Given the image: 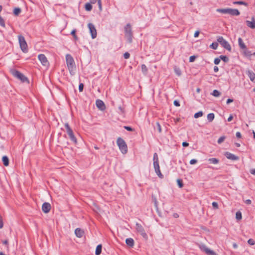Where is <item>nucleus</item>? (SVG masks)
<instances>
[{
	"label": "nucleus",
	"mask_w": 255,
	"mask_h": 255,
	"mask_svg": "<svg viewBox=\"0 0 255 255\" xmlns=\"http://www.w3.org/2000/svg\"><path fill=\"white\" fill-rule=\"evenodd\" d=\"M233 117L232 115H231L228 118V121L231 122L233 120Z\"/></svg>",
	"instance_id": "58"
},
{
	"label": "nucleus",
	"mask_w": 255,
	"mask_h": 255,
	"mask_svg": "<svg viewBox=\"0 0 255 255\" xmlns=\"http://www.w3.org/2000/svg\"><path fill=\"white\" fill-rule=\"evenodd\" d=\"M90 32L93 39L96 37V29L94 24L89 23L88 25Z\"/></svg>",
	"instance_id": "14"
},
{
	"label": "nucleus",
	"mask_w": 255,
	"mask_h": 255,
	"mask_svg": "<svg viewBox=\"0 0 255 255\" xmlns=\"http://www.w3.org/2000/svg\"><path fill=\"white\" fill-rule=\"evenodd\" d=\"M98 6L99 9L102 10V3L101 0H98Z\"/></svg>",
	"instance_id": "50"
},
{
	"label": "nucleus",
	"mask_w": 255,
	"mask_h": 255,
	"mask_svg": "<svg viewBox=\"0 0 255 255\" xmlns=\"http://www.w3.org/2000/svg\"><path fill=\"white\" fill-rule=\"evenodd\" d=\"M75 33H76V30L75 29L71 31V34L73 35H75Z\"/></svg>",
	"instance_id": "62"
},
{
	"label": "nucleus",
	"mask_w": 255,
	"mask_h": 255,
	"mask_svg": "<svg viewBox=\"0 0 255 255\" xmlns=\"http://www.w3.org/2000/svg\"><path fill=\"white\" fill-rule=\"evenodd\" d=\"M217 11L224 13V14H229L232 15H239L240 14V11L237 9H232L230 8H218L217 10Z\"/></svg>",
	"instance_id": "2"
},
{
	"label": "nucleus",
	"mask_w": 255,
	"mask_h": 255,
	"mask_svg": "<svg viewBox=\"0 0 255 255\" xmlns=\"http://www.w3.org/2000/svg\"><path fill=\"white\" fill-rule=\"evenodd\" d=\"M2 243L4 245H7L8 242L7 240H5V241H2Z\"/></svg>",
	"instance_id": "64"
},
{
	"label": "nucleus",
	"mask_w": 255,
	"mask_h": 255,
	"mask_svg": "<svg viewBox=\"0 0 255 255\" xmlns=\"http://www.w3.org/2000/svg\"><path fill=\"white\" fill-rule=\"evenodd\" d=\"M124 58L125 59H128L129 58V56H130V54L128 52H126L124 53Z\"/></svg>",
	"instance_id": "45"
},
{
	"label": "nucleus",
	"mask_w": 255,
	"mask_h": 255,
	"mask_svg": "<svg viewBox=\"0 0 255 255\" xmlns=\"http://www.w3.org/2000/svg\"><path fill=\"white\" fill-rule=\"evenodd\" d=\"M233 102V100L231 99H228L227 101V104H229L230 103Z\"/></svg>",
	"instance_id": "57"
},
{
	"label": "nucleus",
	"mask_w": 255,
	"mask_h": 255,
	"mask_svg": "<svg viewBox=\"0 0 255 255\" xmlns=\"http://www.w3.org/2000/svg\"><path fill=\"white\" fill-rule=\"evenodd\" d=\"M200 248L208 255H218L214 251L207 248L205 245L201 246Z\"/></svg>",
	"instance_id": "11"
},
{
	"label": "nucleus",
	"mask_w": 255,
	"mask_h": 255,
	"mask_svg": "<svg viewBox=\"0 0 255 255\" xmlns=\"http://www.w3.org/2000/svg\"><path fill=\"white\" fill-rule=\"evenodd\" d=\"M213 96L216 97H218L220 96L221 93L217 90H214L212 94Z\"/></svg>",
	"instance_id": "29"
},
{
	"label": "nucleus",
	"mask_w": 255,
	"mask_h": 255,
	"mask_svg": "<svg viewBox=\"0 0 255 255\" xmlns=\"http://www.w3.org/2000/svg\"><path fill=\"white\" fill-rule=\"evenodd\" d=\"M153 163L159 162L158 155L156 153H154L153 157Z\"/></svg>",
	"instance_id": "31"
},
{
	"label": "nucleus",
	"mask_w": 255,
	"mask_h": 255,
	"mask_svg": "<svg viewBox=\"0 0 255 255\" xmlns=\"http://www.w3.org/2000/svg\"><path fill=\"white\" fill-rule=\"evenodd\" d=\"M221 61V59L219 58H216L214 60V63L216 65H218L220 63Z\"/></svg>",
	"instance_id": "42"
},
{
	"label": "nucleus",
	"mask_w": 255,
	"mask_h": 255,
	"mask_svg": "<svg viewBox=\"0 0 255 255\" xmlns=\"http://www.w3.org/2000/svg\"><path fill=\"white\" fill-rule=\"evenodd\" d=\"M234 4H242L247 5V3L243 1H238L234 2Z\"/></svg>",
	"instance_id": "38"
},
{
	"label": "nucleus",
	"mask_w": 255,
	"mask_h": 255,
	"mask_svg": "<svg viewBox=\"0 0 255 255\" xmlns=\"http://www.w3.org/2000/svg\"><path fill=\"white\" fill-rule=\"evenodd\" d=\"M66 65L70 74L74 75L76 71V65L73 58L71 55L67 54L66 55Z\"/></svg>",
	"instance_id": "1"
},
{
	"label": "nucleus",
	"mask_w": 255,
	"mask_h": 255,
	"mask_svg": "<svg viewBox=\"0 0 255 255\" xmlns=\"http://www.w3.org/2000/svg\"><path fill=\"white\" fill-rule=\"evenodd\" d=\"M248 75L249 77L250 80L255 83V74L251 71H248Z\"/></svg>",
	"instance_id": "20"
},
{
	"label": "nucleus",
	"mask_w": 255,
	"mask_h": 255,
	"mask_svg": "<svg viewBox=\"0 0 255 255\" xmlns=\"http://www.w3.org/2000/svg\"><path fill=\"white\" fill-rule=\"evenodd\" d=\"M51 209V205L49 203L45 202L42 206V211L45 213H48Z\"/></svg>",
	"instance_id": "15"
},
{
	"label": "nucleus",
	"mask_w": 255,
	"mask_h": 255,
	"mask_svg": "<svg viewBox=\"0 0 255 255\" xmlns=\"http://www.w3.org/2000/svg\"><path fill=\"white\" fill-rule=\"evenodd\" d=\"M196 58V57L195 56H191L189 57V62H193L194 61L195 59Z\"/></svg>",
	"instance_id": "46"
},
{
	"label": "nucleus",
	"mask_w": 255,
	"mask_h": 255,
	"mask_svg": "<svg viewBox=\"0 0 255 255\" xmlns=\"http://www.w3.org/2000/svg\"><path fill=\"white\" fill-rule=\"evenodd\" d=\"M225 139V136H221L218 140V143L219 144H221L222 142H223Z\"/></svg>",
	"instance_id": "36"
},
{
	"label": "nucleus",
	"mask_w": 255,
	"mask_h": 255,
	"mask_svg": "<svg viewBox=\"0 0 255 255\" xmlns=\"http://www.w3.org/2000/svg\"><path fill=\"white\" fill-rule=\"evenodd\" d=\"M248 243L249 245H252V246H253L255 244V241L252 239H250L248 241Z\"/></svg>",
	"instance_id": "37"
},
{
	"label": "nucleus",
	"mask_w": 255,
	"mask_h": 255,
	"mask_svg": "<svg viewBox=\"0 0 255 255\" xmlns=\"http://www.w3.org/2000/svg\"><path fill=\"white\" fill-rule=\"evenodd\" d=\"M125 37L129 43L132 42V33L131 26L130 24H127L125 27Z\"/></svg>",
	"instance_id": "4"
},
{
	"label": "nucleus",
	"mask_w": 255,
	"mask_h": 255,
	"mask_svg": "<svg viewBox=\"0 0 255 255\" xmlns=\"http://www.w3.org/2000/svg\"><path fill=\"white\" fill-rule=\"evenodd\" d=\"M153 166H154V170H155L156 174L158 175V176L161 178H163V175L162 174V173L160 170L159 162L153 163Z\"/></svg>",
	"instance_id": "13"
},
{
	"label": "nucleus",
	"mask_w": 255,
	"mask_h": 255,
	"mask_svg": "<svg viewBox=\"0 0 255 255\" xmlns=\"http://www.w3.org/2000/svg\"><path fill=\"white\" fill-rule=\"evenodd\" d=\"M3 227V223L1 216L0 215V229H2Z\"/></svg>",
	"instance_id": "41"
},
{
	"label": "nucleus",
	"mask_w": 255,
	"mask_h": 255,
	"mask_svg": "<svg viewBox=\"0 0 255 255\" xmlns=\"http://www.w3.org/2000/svg\"><path fill=\"white\" fill-rule=\"evenodd\" d=\"M246 22L249 27L252 29L255 28V18L254 17L251 18V20H247Z\"/></svg>",
	"instance_id": "16"
},
{
	"label": "nucleus",
	"mask_w": 255,
	"mask_h": 255,
	"mask_svg": "<svg viewBox=\"0 0 255 255\" xmlns=\"http://www.w3.org/2000/svg\"><path fill=\"white\" fill-rule=\"evenodd\" d=\"M135 226L136 231L139 233L144 239L147 240L148 236L142 226L139 223H136Z\"/></svg>",
	"instance_id": "7"
},
{
	"label": "nucleus",
	"mask_w": 255,
	"mask_h": 255,
	"mask_svg": "<svg viewBox=\"0 0 255 255\" xmlns=\"http://www.w3.org/2000/svg\"><path fill=\"white\" fill-rule=\"evenodd\" d=\"M238 42H239V45L242 49L245 48L246 47V45L244 43V42L241 38H240V37L239 38Z\"/></svg>",
	"instance_id": "23"
},
{
	"label": "nucleus",
	"mask_w": 255,
	"mask_h": 255,
	"mask_svg": "<svg viewBox=\"0 0 255 255\" xmlns=\"http://www.w3.org/2000/svg\"><path fill=\"white\" fill-rule=\"evenodd\" d=\"M189 145V143L187 142H183L182 143V146L184 147H187Z\"/></svg>",
	"instance_id": "56"
},
{
	"label": "nucleus",
	"mask_w": 255,
	"mask_h": 255,
	"mask_svg": "<svg viewBox=\"0 0 255 255\" xmlns=\"http://www.w3.org/2000/svg\"><path fill=\"white\" fill-rule=\"evenodd\" d=\"M85 9L87 11H90L92 8V6L91 3H87L85 4Z\"/></svg>",
	"instance_id": "32"
},
{
	"label": "nucleus",
	"mask_w": 255,
	"mask_h": 255,
	"mask_svg": "<svg viewBox=\"0 0 255 255\" xmlns=\"http://www.w3.org/2000/svg\"><path fill=\"white\" fill-rule=\"evenodd\" d=\"M2 160L4 166H7L9 164V159L6 156H3Z\"/></svg>",
	"instance_id": "22"
},
{
	"label": "nucleus",
	"mask_w": 255,
	"mask_h": 255,
	"mask_svg": "<svg viewBox=\"0 0 255 255\" xmlns=\"http://www.w3.org/2000/svg\"><path fill=\"white\" fill-rule=\"evenodd\" d=\"M102 246L101 244H100L97 246V255H99L101 254L102 252Z\"/></svg>",
	"instance_id": "28"
},
{
	"label": "nucleus",
	"mask_w": 255,
	"mask_h": 255,
	"mask_svg": "<svg viewBox=\"0 0 255 255\" xmlns=\"http://www.w3.org/2000/svg\"><path fill=\"white\" fill-rule=\"evenodd\" d=\"M174 105L176 107H179L180 106L179 103L177 101H174Z\"/></svg>",
	"instance_id": "53"
},
{
	"label": "nucleus",
	"mask_w": 255,
	"mask_h": 255,
	"mask_svg": "<svg viewBox=\"0 0 255 255\" xmlns=\"http://www.w3.org/2000/svg\"><path fill=\"white\" fill-rule=\"evenodd\" d=\"M243 53L246 57H251L252 55L251 52L248 50L247 47L243 49Z\"/></svg>",
	"instance_id": "21"
},
{
	"label": "nucleus",
	"mask_w": 255,
	"mask_h": 255,
	"mask_svg": "<svg viewBox=\"0 0 255 255\" xmlns=\"http://www.w3.org/2000/svg\"><path fill=\"white\" fill-rule=\"evenodd\" d=\"M225 155L226 157L229 159L232 160H237L239 159V157L238 156L229 152H226Z\"/></svg>",
	"instance_id": "17"
},
{
	"label": "nucleus",
	"mask_w": 255,
	"mask_h": 255,
	"mask_svg": "<svg viewBox=\"0 0 255 255\" xmlns=\"http://www.w3.org/2000/svg\"><path fill=\"white\" fill-rule=\"evenodd\" d=\"M214 71L215 72H217L219 71V68L217 66H215L214 67Z\"/></svg>",
	"instance_id": "60"
},
{
	"label": "nucleus",
	"mask_w": 255,
	"mask_h": 255,
	"mask_svg": "<svg viewBox=\"0 0 255 255\" xmlns=\"http://www.w3.org/2000/svg\"><path fill=\"white\" fill-rule=\"evenodd\" d=\"M233 247L234 249H237L238 248V245L236 243H234L233 244Z\"/></svg>",
	"instance_id": "61"
},
{
	"label": "nucleus",
	"mask_w": 255,
	"mask_h": 255,
	"mask_svg": "<svg viewBox=\"0 0 255 255\" xmlns=\"http://www.w3.org/2000/svg\"><path fill=\"white\" fill-rule=\"evenodd\" d=\"M217 41L225 49L228 51H231L232 48L229 42L226 41L223 37L219 36L217 38Z\"/></svg>",
	"instance_id": "6"
},
{
	"label": "nucleus",
	"mask_w": 255,
	"mask_h": 255,
	"mask_svg": "<svg viewBox=\"0 0 255 255\" xmlns=\"http://www.w3.org/2000/svg\"><path fill=\"white\" fill-rule=\"evenodd\" d=\"M199 33H200V31H196L194 33V36L195 37H198L199 35Z\"/></svg>",
	"instance_id": "51"
},
{
	"label": "nucleus",
	"mask_w": 255,
	"mask_h": 255,
	"mask_svg": "<svg viewBox=\"0 0 255 255\" xmlns=\"http://www.w3.org/2000/svg\"><path fill=\"white\" fill-rule=\"evenodd\" d=\"M208 161L210 163L213 164H217L219 163V161L217 158H211L208 159Z\"/></svg>",
	"instance_id": "24"
},
{
	"label": "nucleus",
	"mask_w": 255,
	"mask_h": 255,
	"mask_svg": "<svg viewBox=\"0 0 255 255\" xmlns=\"http://www.w3.org/2000/svg\"><path fill=\"white\" fill-rule=\"evenodd\" d=\"M141 71L143 74L146 75L147 73V68L144 64L141 65Z\"/></svg>",
	"instance_id": "26"
},
{
	"label": "nucleus",
	"mask_w": 255,
	"mask_h": 255,
	"mask_svg": "<svg viewBox=\"0 0 255 255\" xmlns=\"http://www.w3.org/2000/svg\"><path fill=\"white\" fill-rule=\"evenodd\" d=\"M125 128L128 131H132L133 130L132 128L126 126V127H125Z\"/></svg>",
	"instance_id": "52"
},
{
	"label": "nucleus",
	"mask_w": 255,
	"mask_h": 255,
	"mask_svg": "<svg viewBox=\"0 0 255 255\" xmlns=\"http://www.w3.org/2000/svg\"><path fill=\"white\" fill-rule=\"evenodd\" d=\"M177 182L179 187L182 188L183 186L182 181L180 179H177Z\"/></svg>",
	"instance_id": "40"
},
{
	"label": "nucleus",
	"mask_w": 255,
	"mask_h": 255,
	"mask_svg": "<svg viewBox=\"0 0 255 255\" xmlns=\"http://www.w3.org/2000/svg\"><path fill=\"white\" fill-rule=\"evenodd\" d=\"M197 162V160L196 159H191L190 161V164H196V163Z\"/></svg>",
	"instance_id": "47"
},
{
	"label": "nucleus",
	"mask_w": 255,
	"mask_h": 255,
	"mask_svg": "<svg viewBox=\"0 0 255 255\" xmlns=\"http://www.w3.org/2000/svg\"><path fill=\"white\" fill-rule=\"evenodd\" d=\"M84 85L82 83H81L79 85V90L80 92H82L83 90Z\"/></svg>",
	"instance_id": "48"
},
{
	"label": "nucleus",
	"mask_w": 255,
	"mask_h": 255,
	"mask_svg": "<svg viewBox=\"0 0 255 255\" xmlns=\"http://www.w3.org/2000/svg\"><path fill=\"white\" fill-rule=\"evenodd\" d=\"M18 39L21 50L24 53H26L28 51L27 44L24 37L19 35L18 36Z\"/></svg>",
	"instance_id": "3"
},
{
	"label": "nucleus",
	"mask_w": 255,
	"mask_h": 255,
	"mask_svg": "<svg viewBox=\"0 0 255 255\" xmlns=\"http://www.w3.org/2000/svg\"><path fill=\"white\" fill-rule=\"evenodd\" d=\"M117 144L121 151L125 154L127 152L128 147L125 141L121 137H119L117 141Z\"/></svg>",
	"instance_id": "5"
},
{
	"label": "nucleus",
	"mask_w": 255,
	"mask_h": 255,
	"mask_svg": "<svg viewBox=\"0 0 255 255\" xmlns=\"http://www.w3.org/2000/svg\"><path fill=\"white\" fill-rule=\"evenodd\" d=\"M220 59L224 61L225 62H227L228 61V58L225 56H221Z\"/></svg>",
	"instance_id": "43"
},
{
	"label": "nucleus",
	"mask_w": 255,
	"mask_h": 255,
	"mask_svg": "<svg viewBox=\"0 0 255 255\" xmlns=\"http://www.w3.org/2000/svg\"><path fill=\"white\" fill-rule=\"evenodd\" d=\"M126 244L130 247H133L134 244V240L132 238H128L126 240Z\"/></svg>",
	"instance_id": "19"
},
{
	"label": "nucleus",
	"mask_w": 255,
	"mask_h": 255,
	"mask_svg": "<svg viewBox=\"0 0 255 255\" xmlns=\"http://www.w3.org/2000/svg\"><path fill=\"white\" fill-rule=\"evenodd\" d=\"M218 43H216V42L212 43L210 45V47L213 49H217L218 48Z\"/></svg>",
	"instance_id": "34"
},
{
	"label": "nucleus",
	"mask_w": 255,
	"mask_h": 255,
	"mask_svg": "<svg viewBox=\"0 0 255 255\" xmlns=\"http://www.w3.org/2000/svg\"><path fill=\"white\" fill-rule=\"evenodd\" d=\"M0 25L3 27H5V23H4V20L0 16Z\"/></svg>",
	"instance_id": "39"
},
{
	"label": "nucleus",
	"mask_w": 255,
	"mask_h": 255,
	"mask_svg": "<svg viewBox=\"0 0 255 255\" xmlns=\"http://www.w3.org/2000/svg\"><path fill=\"white\" fill-rule=\"evenodd\" d=\"M174 72L175 74L178 76H180L181 75V71L179 67H175L174 69Z\"/></svg>",
	"instance_id": "27"
},
{
	"label": "nucleus",
	"mask_w": 255,
	"mask_h": 255,
	"mask_svg": "<svg viewBox=\"0 0 255 255\" xmlns=\"http://www.w3.org/2000/svg\"><path fill=\"white\" fill-rule=\"evenodd\" d=\"M250 173L252 174L255 175V169H252L250 170Z\"/></svg>",
	"instance_id": "59"
},
{
	"label": "nucleus",
	"mask_w": 255,
	"mask_h": 255,
	"mask_svg": "<svg viewBox=\"0 0 255 255\" xmlns=\"http://www.w3.org/2000/svg\"><path fill=\"white\" fill-rule=\"evenodd\" d=\"M12 75L21 80L22 82H28L27 78L22 73L16 70L12 71Z\"/></svg>",
	"instance_id": "9"
},
{
	"label": "nucleus",
	"mask_w": 255,
	"mask_h": 255,
	"mask_svg": "<svg viewBox=\"0 0 255 255\" xmlns=\"http://www.w3.org/2000/svg\"><path fill=\"white\" fill-rule=\"evenodd\" d=\"M156 125L157 126V128H158V131L159 132H161V126L160 125L159 123H156Z\"/></svg>",
	"instance_id": "49"
},
{
	"label": "nucleus",
	"mask_w": 255,
	"mask_h": 255,
	"mask_svg": "<svg viewBox=\"0 0 255 255\" xmlns=\"http://www.w3.org/2000/svg\"><path fill=\"white\" fill-rule=\"evenodd\" d=\"M236 136L238 138H241L242 137L241 133L239 131L237 132H236Z\"/></svg>",
	"instance_id": "55"
},
{
	"label": "nucleus",
	"mask_w": 255,
	"mask_h": 255,
	"mask_svg": "<svg viewBox=\"0 0 255 255\" xmlns=\"http://www.w3.org/2000/svg\"><path fill=\"white\" fill-rule=\"evenodd\" d=\"M38 58L43 66L45 67L48 66L49 62L45 55L42 54H39L38 56Z\"/></svg>",
	"instance_id": "10"
},
{
	"label": "nucleus",
	"mask_w": 255,
	"mask_h": 255,
	"mask_svg": "<svg viewBox=\"0 0 255 255\" xmlns=\"http://www.w3.org/2000/svg\"><path fill=\"white\" fill-rule=\"evenodd\" d=\"M21 12V9L19 8H15L13 10V13L15 15H18Z\"/></svg>",
	"instance_id": "33"
},
{
	"label": "nucleus",
	"mask_w": 255,
	"mask_h": 255,
	"mask_svg": "<svg viewBox=\"0 0 255 255\" xmlns=\"http://www.w3.org/2000/svg\"><path fill=\"white\" fill-rule=\"evenodd\" d=\"M174 121L176 123L179 122L180 121V119L179 118L174 119Z\"/></svg>",
	"instance_id": "63"
},
{
	"label": "nucleus",
	"mask_w": 255,
	"mask_h": 255,
	"mask_svg": "<svg viewBox=\"0 0 255 255\" xmlns=\"http://www.w3.org/2000/svg\"><path fill=\"white\" fill-rule=\"evenodd\" d=\"M65 127L66 129V132L68 133L71 140L74 143H77V139H76V137L74 136L73 131H72V129L70 128L69 125L67 123H66L65 124Z\"/></svg>",
	"instance_id": "8"
},
{
	"label": "nucleus",
	"mask_w": 255,
	"mask_h": 255,
	"mask_svg": "<svg viewBox=\"0 0 255 255\" xmlns=\"http://www.w3.org/2000/svg\"><path fill=\"white\" fill-rule=\"evenodd\" d=\"M236 218L237 220H240L242 218V213L240 211L237 212L236 214Z\"/></svg>",
	"instance_id": "30"
},
{
	"label": "nucleus",
	"mask_w": 255,
	"mask_h": 255,
	"mask_svg": "<svg viewBox=\"0 0 255 255\" xmlns=\"http://www.w3.org/2000/svg\"><path fill=\"white\" fill-rule=\"evenodd\" d=\"M97 108L101 111L104 112L106 110V106L101 100H97Z\"/></svg>",
	"instance_id": "12"
},
{
	"label": "nucleus",
	"mask_w": 255,
	"mask_h": 255,
	"mask_svg": "<svg viewBox=\"0 0 255 255\" xmlns=\"http://www.w3.org/2000/svg\"><path fill=\"white\" fill-rule=\"evenodd\" d=\"M84 234V231L80 228H77L75 230V234L78 238H81Z\"/></svg>",
	"instance_id": "18"
},
{
	"label": "nucleus",
	"mask_w": 255,
	"mask_h": 255,
	"mask_svg": "<svg viewBox=\"0 0 255 255\" xmlns=\"http://www.w3.org/2000/svg\"><path fill=\"white\" fill-rule=\"evenodd\" d=\"M203 116V113L201 111L198 112V113H196L195 114L194 117L195 118H198L199 117H201Z\"/></svg>",
	"instance_id": "35"
},
{
	"label": "nucleus",
	"mask_w": 255,
	"mask_h": 255,
	"mask_svg": "<svg viewBox=\"0 0 255 255\" xmlns=\"http://www.w3.org/2000/svg\"><path fill=\"white\" fill-rule=\"evenodd\" d=\"M215 116L213 113H210L207 115V119L209 122H212L214 119Z\"/></svg>",
	"instance_id": "25"
},
{
	"label": "nucleus",
	"mask_w": 255,
	"mask_h": 255,
	"mask_svg": "<svg viewBox=\"0 0 255 255\" xmlns=\"http://www.w3.org/2000/svg\"><path fill=\"white\" fill-rule=\"evenodd\" d=\"M212 204L213 207L214 208H215V209L218 208V204L217 202H213Z\"/></svg>",
	"instance_id": "44"
},
{
	"label": "nucleus",
	"mask_w": 255,
	"mask_h": 255,
	"mask_svg": "<svg viewBox=\"0 0 255 255\" xmlns=\"http://www.w3.org/2000/svg\"><path fill=\"white\" fill-rule=\"evenodd\" d=\"M247 204L250 205L252 203V201L250 199H247L245 202Z\"/></svg>",
	"instance_id": "54"
}]
</instances>
